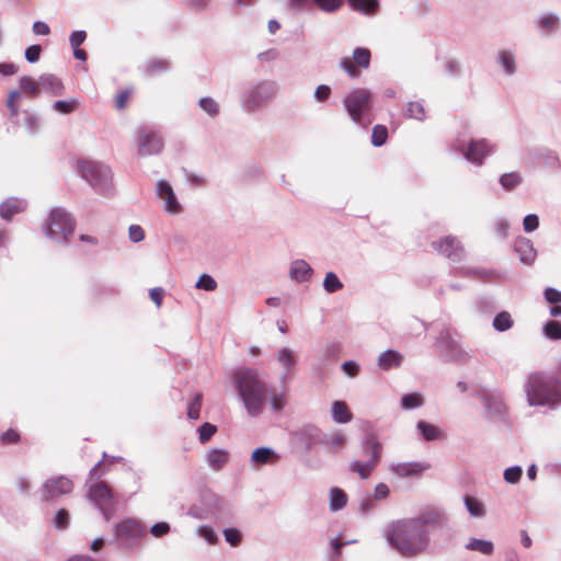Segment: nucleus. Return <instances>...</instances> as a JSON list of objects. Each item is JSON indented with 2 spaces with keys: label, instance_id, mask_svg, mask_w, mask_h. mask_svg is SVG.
<instances>
[{
  "label": "nucleus",
  "instance_id": "f257e3e1",
  "mask_svg": "<svg viewBox=\"0 0 561 561\" xmlns=\"http://www.w3.org/2000/svg\"><path fill=\"white\" fill-rule=\"evenodd\" d=\"M383 536L393 549L402 557L414 558L423 553L430 546L431 537L427 529L412 518L398 519L390 523Z\"/></svg>",
  "mask_w": 561,
  "mask_h": 561
},
{
  "label": "nucleus",
  "instance_id": "f03ea898",
  "mask_svg": "<svg viewBox=\"0 0 561 561\" xmlns=\"http://www.w3.org/2000/svg\"><path fill=\"white\" fill-rule=\"evenodd\" d=\"M527 403L546 411L561 407V379L557 373L533 371L523 386Z\"/></svg>",
  "mask_w": 561,
  "mask_h": 561
},
{
  "label": "nucleus",
  "instance_id": "7ed1b4c3",
  "mask_svg": "<svg viewBox=\"0 0 561 561\" xmlns=\"http://www.w3.org/2000/svg\"><path fill=\"white\" fill-rule=\"evenodd\" d=\"M233 380L247 413L252 417L261 415L270 391L260 373L253 368L242 367L234 371Z\"/></svg>",
  "mask_w": 561,
  "mask_h": 561
},
{
  "label": "nucleus",
  "instance_id": "20e7f679",
  "mask_svg": "<svg viewBox=\"0 0 561 561\" xmlns=\"http://www.w3.org/2000/svg\"><path fill=\"white\" fill-rule=\"evenodd\" d=\"M77 170L82 180L89 183L96 194L112 196L114 194L112 170L102 162L81 159Z\"/></svg>",
  "mask_w": 561,
  "mask_h": 561
},
{
  "label": "nucleus",
  "instance_id": "39448f33",
  "mask_svg": "<svg viewBox=\"0 0 561 561\" xmlns=\"http://www.w3.org/2000/svg\"><path fill=\"white\" fill-rule=\"evenodd\" d=\"M278 92V85L273 80H260L249 83L241 95L242 108L253 113L272 102Z\"/></svg>",
  "mask_w": 561,
  "mask_h": 561
},
{
  "label": "nucleus",
  "instance_id": "423d86ee",
  "mask_svg": "<svg viewBox=\"0 0 561 561\" xmlns=\"http://www.w3.org/2000/svg\"><path fill=\"white\" fill-rule=\"evenodd\" d=\"M75 228L76 220L72 215L62 207H55L50 210L43 231L47 238L57 243H68Z\"/></svg>",
  "mask_w": 561,
  "mask_h": 561
},
{
  "label": "nucleus",
  "instance_id": "0eeeda50",
  "mask_svg": "<svg viewBox=\"0 0 561 561\" xmlns=\"http://www.w3.org/2000/svg\"><path fill=\"white\" fill-rule=\"evenodd\" d=\"M362 449L366 460H353L348 470L358 474L360 479H368L380 461L382 445L374 434H367L362 440Z\"/></svg>",
  "mask_w": 561,
  "mask_h": 561
},
{
  "label": "nucleus",
  "instance_id": "6e6552de",
  "mask_svg": "<svg viewBox=\"0 0 561 561\" xmlns=\"http://www.w3.org/2000/svg\"><path fill=\"white\" fill-rule=\"evenodd\" d=\"M344 108L352 122L366 126L365 115L371 110V92L366 88H356L348 92L343 100Z\"/></svg>",
  "mask_w": 561,
  "mask_h": 561
},
{
  "label": "nucleus",
  "instance_id": "1a4fd4ad",
  "mask_svg": "<svg viewBox=\"0 0 561 561\" xmlns=\"http://www.w3.org/2000/svg\"><path fill=\"white\" fill-rule=\"evenodd\" d=\"M75 484L67 476H54L46 479L37 490L42 503L55 504L62 496L72 493Z\"/></svg>",
  "mask_w": 561,
  "mask_h": 561
},
{
  "label": "nucleus",
  "instance_id": "9d476101",
  "mask_svg": "<svg viewBox=\"0 0 561 561\" xmlns=\"http://www.w3.org/2000/svg\"><path fill=\"white\" fill-rule=\"evenodd\" d=\"M434 346L448 360L467 363L470 354L461 346L448 329H442L435 339Z\"/></svg>",
  "mask_w": 561,
  "mask_h": 561
},
{
  "label": "nucleus",
  "instance_id": "9b49d317",
  "mask_svg": "<svg viewBox=\"0 0 561 561\" xmlns=\"http://www.w3.org/2000/svg\"><path fill=\"white\" fill-rule=\"evenodd\" d=\"M144 534L141 524L133 518H126L114 526L115 540L122 548H134Z\"/></svg>",
  "mask_w": 561,
  "mask_h": 561
},
{
  "label": "nucleus",
  "instance_id": "f8f14e48",
  "mask_svg": "<svg viewBox=\"0 0 561 561\" xmlns=\"http://www.w3.org/2000/svg\"><path fill=\"white\" fill-rule=\"evenodd\" d=\"M456 150L461 152L463 158L470 163L480 167L484 163V159L493 154L496 150L495 144L488 139H472L466 148L456 147Z\"/></svg>",
  "mask_w": 561,
  "mask_h": 561
},
{
  "label": "nucleus",
  "instance_id": "ddd939ff",
  "mask_svg": "<svg viewBox=\"0 0 561 561\" xmlns=\"http://www.w3.org/2000/svg\"><path fill=\"white\" fill-rule=\"evenodd\" d=\"M138 152L140 156L158 154L162 151L163 140L152 127L142 126L137 129Z\"/></svg>",
  "mask_w": 561,
  "mask_h": 561
},
{
  "label": "nucleus",
  "instance_id": "4468645a",
  "mask_svg": "<svg viewBox=\"0 0 561 561\" xmlns=\"http://www.w3.org/2000/svg\"><path fill=\"white\" fill-rule=\"evenodd\" d=\"M274 359L280 368V381L285 382L294 374L298 365V355L289 346H282L276 351Z\"/></svg>",
  "mask_w": 561,
  "mask_h": 561
},
{
  "label": "nucleus",
  "instance_id": "2eb2a0df",
  "mask_svg": "<svg viewBox=\"0 0 561 561\" xmlns=\"http://www.w3.org/2000/svg\"><path fill=\"white\" fill-rule=\"evenodd\" d=\"M433 247L438 253L445 255L453 262H460L465 257L463 247L460 241L453 236L433 242Z\"/></svg>",
  "mask_w": 561,
  "mask_h": 561
},
{
  "label": "nucleus",
  "instance_id": "dca6fc26",
  "mask_svg": "<svg viewBox=\"0 0 561 561\" xmlns=\"http://www.w3.org/2000/svg\"><path fill=\"white\" fill-rule=\"evenodd\" d=\"M157 195L161 201H163L164 211L171 215H178L181 213L182 206L179 203L176 195L168 181H158Z\"/></svg>",
  "mask_w": 561,
  "mask_h": 561
},
{
  "label": "nucleus",
  "instance_id": "f3484780",
  "mask_svg": "<svg viewBox=\"0 0 561 561\" xmlns=\"http://www.w3.org/2000/svg\"><path fill=\"white\" fill-rule=\"evenodd\" d=\"M430 468V463L421 461L392 462L389 471L400 478H412L421 477Z\"/></svg>",
  "mask_w": 561,
  "mask_h": 561
},
{
  "label": "nucleus",
  "instance_id": "a211bd4d",
  "mask_svg": "<svg viewBox=\"0 0 561 561\" xmlns=\"http://www.w3.org/2000/svg\"><path fill=\"white\" fill-rule=\"evenodd\" d=\"M534 26L541 35L550 36L561 28V19L556 12H542L534 19Z\"/></svg>",
  "mask_w": 561,
  "mask_h": 561
},
{
  "label": "nucleus",
  "instance_id": "6ab92c4d",
  "mask_svg": "<svg viewBox=\"0 0 561 561\" xmlns=\"http://www.w3.org/2000/svg\"><path fill=\"white\" fill-rule=\"evenodd\" d=\"M88 499L95 506L111 505L114 501V493L107 483L99 481L88 486Z\"/></svg>",
  "mask_w": 561,
  "mask_h": 561
},
{
  "label": "nucleus",
  "instance_id": "aec40b11",
  "mask_svg": "<svg viewBox=\"0 0 561 561\" xmlns=\"http://www.w3.org/2000/svg\"><path fill=\"white\" fill-rule=\"evenodd\" d=\"M480 399L490 417L504 416L506 407L500 393L485 391Z\"/></svg>",
  "mask_w": 561,
  "mask_h": 561
},
{
  "label": "nucleus",
  "instance_id": "412c9836",
  "mask_svg": "<svg viewBox=\"0 0 561 561\" xmlns=\"http://www.w3.org/2000/svg\"><path fill=\"white\" fill-rule=\"evenodd\" d=\"M414 522L420 523L421 528L427 529V526L439 527L447 523V515L439 508H427L419 514L416 517H412Z\"/></svg>",
  "mask_w": 561,
  "mask_h": 561
},
{
  "label": "nucleus",
  "instance_id": "4be33fe9",
  "mask_svg": "<svg viewBox=\"0 0 561 561\" xmlns=\"http://www.w3.org/2000/svg\"><path fill=\"white\" fill-rule=\"evenodd\" d=\"M514 250L523 264L533 265L537 256V251L530 239L518 237L514 242Z\"/></svg>",
  "mask_w": 561,
  "mask_h": 561
},
{
  "label": "nucleus",
  "instance_id": "5701e85b",
  "mask_svg": "<svg viewBox=\"0 0 561 561\" xmlns=\"http://www.w3.org/2000/svg\"><path fill=\"white\" fill-rule=\"evenodd\" d=\"M279 458L280 456L272 447L261 446L252 451L250 462L255 467L274 465L278 462Z\"/></svg>",
  "mask_w": 561,
  "mask_h": 561
},
{
  "label": "nucleus",
  "instance_id": "b1692460",
  "mask_svg": "<svg viewBox=\"0 0 561 561\" xmlns=\"http://www.w3.org/2000/svg\"><path fill=\"white\" fill-rule=\"evenodd\" d=\"M25 208V201L18 197H9L0 204V217L5 221H11L15 215L21 214Z\"/></svg>",
  "mask_w": 561,
  "mask_h": 561
},
{
  "label": "nucleus",
  "instance_id": "393cba45",
  "mask_svg": "<svg viewBox=\"0 0 561 561\" xmlns=\"http://www.w3.org/2000/svg\"><path fill=\"white\" fill-rule=\"evenodd\" d=\"M497 65L501 66L503 73L512 77L517 72L516 55L510 49H500L495 55Z\"/></svg>",
  "mask_w": 561,
  "mask_h": 561
},
{
  "label": "nucleus",
  "instance_id": "a878e982",
  "mask_svg": "<svg viewBox=\"0 0 561 561\" xmlns=\"http://www.w3.org/2000/svg\"><path fill=\"white\" fill-rule=\"evenodd\" d=\"M402 360L403 356L401 353L394 350H387L378 355L377 365L382 370H389L391 368L400 367Z\"/></svg>",
  "mask_w": 561,
  "mask_h": 561
},
{
  "label": "nucleus",
  "instance_id": "bb28decb",
  "mask_svg": "<svg viewBox=\"0 0 561 561\" xmlns=\"http://www.w3.org/2000/svg\"><path fill=\"white\" fill-rule=\"evenodd\" d=\"M416 430L419 435L425 442L440 440L445 436L444 431L439 426L428 423L426 421H419L416 423Z\"/></svg>",
  "mask_w": 561,
  "mask_h": 561
},
{
  "label": "nucleus",
  "instance_id": "cd10ccee",
  "mask_svg": "<svg viewBox=\"0 0 561 561\" xmlns=\"http://www.w3.org/2000/svg\"><path fill=\"white\" fill-rule=\"evenodd\" d=\"M41 90L50 93L51 95H61L64 93V84L59 78L51 73H44L39 76Z\"/></svg>",
  "mask_w": 561,
  "mask_h": 561
},
{
  "label": "nucleus",
  "instance_id": "c85d7f7f",
  "mask_svg": "<svg viewBox=\"0 0 561 561\" xmlns=\"http://www.w3.org/2000/svg\"><path fill=\"white\" fill-rule=\"evenodd\" d=\"M312 273V267L305 260L294 261L289 271L290 277L298 283L308 280Z\"/></svg>",
  "mask_w": 561,
  "mask_h": 561
},
{
  "label": "nucleus",
  "instance_id": "c756f323",
  "mask_svg": "<svg viewBox=\"0 0 561 561\" xmlns=\"http://www.w3.org/2000/svg\"><path fill=\"white\" fill-rule=\"evenodd\" d=\"M331 416L336 424L348 423L353 415L344 401H334L331 407Z\"/></svg>",
  "mask_w": 561,
  "mask_h": 561
},
{
  "label": "nucleus",
  "instance_id": "7c9ffc66",
  "mask_svg": "<svg viewBox=\"0 0 561 561\" xmlns=\"http://www.w3.org/2000/svg\"><path fill=\"white\" fill-rule=\"evenodd\" d=\"M466 549L478 551L483 556H491L494 552V543L486 539L470 538L466 543Z\"/></svg>",
  "mask_w": 561,
  "mask_h": 561
},
{
  "label": "nucleus",
  "instance_id": "2f4dec72",
  "mask_svg": "<svg viewBox=\"0 0 561 561\" xmlns=\"http://www.w3.org/2000/svg\"><path fill=\"white\" fill-rule=\"evenodd\" d=\"M463 503H465L467 512L469 513V515L471 517L482 518L485 516V514H486L485 506L478 499H476L471 495H466L463 499Z\"/></svg>",
  "mask_w": 561,
  "mask_h": 561
},
{
  "label": "nucleus",
  "instance_id": "473e14b6",
  "mask_svg": "<svg viewBox=\"0 0 561 561\" xmlns=\"http://www.w3.org/2000/svg\"><path fill=\"white\" fill-rule=\"evenodd\" d=\"M229 454L225 449H210L206 455V461L213 469H220L228 461Z\"/></svg>",
  "mask_w": 561,
  "mask_h": 561
},
{
  "label": "nucleus",
  "instance_id": "72a5a7b5",
  "mask_svg": "<svg viewBox=\"0 0 561 561\" xmlns=\"http://www.w3.org/2000/svg\"><path fill=\"white\" fill-rule=\"evenodd\" d=\"M538 157L543 162L545 167L551 168L556 171L561 170V160L557 151L543 148L539 151Z\"/></svg>",
  "mask_w": 561,
  "mask_h": 561
},
{
  "label": "nucleus",
  "instance_id": "f704fd0d",
  "mask_svg": "<svg viewBox=\"0 0 561 561\" xmlns=\"http://www.w3.org/2000/svg\"><path fill=\"white\" fill-rule=\"evenodd\" d=\"M524 181L522 173L517 171L503 173L499 182L505 191H513L518 187Z\"/></svg>",
  "mask_w": 561,
  "mask_h": 561
},
{
  "label": "nucleus",
  "instance_id": "c9c22d12",
  "mask_svg": "<svg viewBox=\"0 0 561 561\" xmlns=\"http://www.w3.org/2000/svg\"><path fill=\"white\" fill-rule=\"evenodd\" d=\"M350 7L358 12L370 15L375 14L378 7V0H347Z\"/></svg>",
  "mask_w": 561,
  "mask_h": 561
},
{
  "label": "nucleus",
  "instance_id": "e433bc0d",
  "mask_svg": "<svg viewBox=\"0 0 561 561\" xmlns=\"http://www.w3.org/2000/svg\"><path fill=\"white\" fill-rule=\"evenodd\" d=\"M347 503L346 493L340 488H332L330 490V510L337 512L345 507Z\"/></svg>",
  "mask_w": 561,
  "mask_h": 561
},
{
  "label": "nucleus",
  "instance_id": "4c0bfd02",
  "mask_svg": "<svg viewBox=\"0 0 561 561\" xmlns=\"http://www.w3.org/2000/svg\"><path fill=\"white\" fill-rule=\"evenodd\" d=\"M345 443L346 437L341 431H334L330 434H327L321 439L322 445L333 449H339L343 447Z\"/></svg>",
  "mask_w": 561,
  "mask_h": 561
},
{
  "label": "nucleus",
  "instance_id": "58836bf2",
  "mask_svg": "<svg viewBox=\"0 0 561 561\" xmlns=\"http://www.w3.org/2000/svg\"><path fill=\"white\" fill-rule=\"evenodd\" d=\"M424 404V398L419 392L405 393L401 398V408L403 410H414Z\"/></svg>",
  "mask_w": 561,
  "mask_h": 561
},
{
  "label": "nucleus",
  "instance_id": "ea45409f",
  "mask_svg": "<svg viewBox=\"0 0 561 561\" xmlns=\"http://www.w3.org/2000/svg\"><path fill=\"white\" fill-rule=\"evenodd\" d=\"M513 324H514V321H513L510 312H507V311L499 312L494 317L493 322H492L494 330L497 332H505V331L512 329Z\"/></svg>",
  "mask_w": 561,
  "mask_h": 561
},
{
  "label": "nucleus",
  "instance_id": "a19ab883",
  "mask_svg": "<svg viewBox=\"0 0 561 561\" xmlns=\"http://www.w3.org/2000/svg\"><path fill=\"white\" fill-rule=\"evenodd\" d=\"M542 334L551 341L561 340V322L549 320L542 325Z\"/></svg>",
  "mask_w": 561,
  "mask_h": 561
},
{
  "label": "nucleus",
  "instance_id": "79ce46f5",
  "mask_svg": "<svg viewBox=\"0 0 561 561\" xmlns=\"http://www.w3.org/2000/svg\"><path fill=\"white\" fill-rule=\"evenodd\" d=\"M170 70V62L167 59H153L146 64V75L156 76Z\"/></svg>",
  "mask_w": 561,
  "mask_h": 561
},
{
  "label": "nucleus",
  "instance_id": "37998d69",
  "mask_svg": "<svg viewBox=\"0 0 561 561\" xmlns=\"http://www.w3.org/2000/svg\"><path fill=\"white\" fill-rule=\"evenodd\" d=\"M198 106L211 118L218 116L220 112L219 104L210 96L201 98L198 101Z\"/></svg>",
  "mask_w": 561,
  "mask_h": 561
},
{
  "label": "nucleus",
  "instance_id": "c03bdc74",
  "mask_svg": "<svg viewBox=\"0 0 561 561\" xmlns=\"http://www.w3.org/2000/svg\"><path fill=\"white\" fill-rule=\"evenodd\" d=\"M20 89L32 95H38L41 92L39 78L35 80L30 76H23L20 78Z\"/></svg>",
  "mask_w": 561,
  "mask_h": 561
},
{
  "label": "nucleus",
  "instance_id": "a18cd8bd",
  "mask_svg": "<svg viewBox=\"0 0 561 561\" xmlns=\"http://www.w3.org/2000/svg\"><path fill=\"white\" fill-rule=\"evenodd\" d=\"M342 288L343 283L340 280L337 275L334 272H328L323 279V289L329 294H333Z\"/></svg>",
  "mask_w": 561,
  "mask_h": 561
},
{
  "label": "nucleus",
  "instance_id": "49530a36",
  "mask_svg": "<svg viewBox=\"0 0 561 561\" xmlns=\"http://www.w3.org/2000/svg\"><path fill=\"white\" fill-rule=\"evenodd\" d=\"M404 116L408 118L424 121L425 119V110H424L423 104L420 102H409L407 104Z\"/></svg>",
  "mask_w": 561,
  "mask_h": 561
},
{
  "label": "nucleus",
  "instance_id": "de8ad7c7",
  "mask_svg": "<svg viewBox=\"0 0 561 561\" xmlns=\"http://www.w3.org/2000/svg\"><path fill=\"white\" fill-rule=\"evenodd\" d=\"M353 61L364 69H367L370 65V51L364 47H356L353 50Z\"/></svg>",
  "mask_w": 561,
  "mask_h": 561
},
{
  "label": "nucleus",
  "instance_id": "09e8293b",
  "mask_svg": "<svg viewBox=\"0 0 561 561\" xmlns=\"http://www.w3.org/2000/svg\"><path fill=\"white\" fill-rule=\"evenodd\" d=\"M388 138L387 127L383 125H376L371 131V144L375 147H381L386 144Z\"/></svg>",
  "mask_w": 561,
  "mask_h": 561
},
{
  "label": "nucleus",
  "instance_id": "8fccbe9b",
  "mask_svg": "<svg viewBox=\"0 0 561 561\" xmlns=\"http://www.w3.org/2000/svg\"><path fill=\"white\" fill-rule=\"evenodd\" d=\"M523 476V469L520 466H511L503 472V479L508 484H517Z\"/></svg>",
  "mask_w": 561,
  "mask_h": 561
},
{
  "label": "nucleus",
  "instance_id": "3c124183",
  "mask_svg": "<svg viewBox=\"0 0 561 561\" xmlns=\"http://www.w3.org/2000/svg\"><path fill=\"white\" fill-rule=\"evenodd\" d=\"M24 125L28 134L35 135L41 126L38 116L30 111H24Z\"/></svg>",
  "mask_w": 561,
  "mask_h": 561
},
{
  "label": "nucleus",
  "instance_id": "603ef678",
  "mask_svg": "<svg viewBox=\"0 0 561 561\" xmlns=\"http://www.w3.org/2000/svg\"><path fill=\"white\" fill-rule=\"evenodd\" d=\"M77 100H58L53 103V108L61 114H69L77 107Z\"/></svg>",
  "mask_w": 561,
  "mask_h": 561
},
{
  "label": "nucleus",
  "instance_id": "864d4df0",
  "mask_svg": "<svg viewBox=\"0 0 561 561\" xmlns=\"http://www.w3.org/2000/svg\"><path fill=\"white\" fill-rule=\"evenodd\" d=\"M203 396L201 393H196L193 400L188 403L187 407V416L191 420H198L201 414Z\"/></svg>",
  "mask_w": 561,
  "mask_h": 561
},
{
  "label": "nucleus",
  "instance_id": "5fc2aeb1",
  "mask_svg": "<svg viewBox=\"0 0 561 561\" xmlns=\"http://www.w3.org/2000/svg\"><path fill=\"white\" fill-rule=\"evenodd\" d=\"M313 4L323 12L332 13L341 8L343 0H313Z\"/></svg>",
  "mask_w": 561,
  "mask_h": 561
},
{
  "label": "nucleus",
  "instance_id": "6e6d98bb",
  "mask_svg": "<svg viewBox=\"0 0 561 561\" xmlns=\"http://www.w3.org/2000/svg\"><path fill=\"white\" fill-rule=\"evenodd\" d=\"M70 522V515L65 508H60L56 512L53 518V524L57 529L64 530L68 528Z\"/></svg>",
  "mask_w": 561,
  "mask_h": 561
},
{
  "label": "nucleus",
  "instance_id": "4d7b16f0",
  "mask_svg": "<svg viewBox=\"0 0 561 561\" xmlns=\"http://www.w3.org/2000/svg\"><path fill=\"white\" fill-rule=\"evenodd\" d=\"M195 287L206 291H213L217 288V283L213 276L208 274H202L197 279Z\"/></svg>",
  "mask_w": 561,
  "mask_h": 561
},
{
  "label": "nucleus",
  "instance_id": "13d9d810",
  "mask_svg": "<svg viewBox=\"0 0 561 561\" xmlns=\"http://www.w3.org/2000/svg\"><path fill=\"white\" fill-rule=\"evenodd\" d=\"M197 535L204 538L208 543L214 545L218 541V536L213 527L204 525L196 530Z\"/></svg>",
  "mask_w": 561,
  "mask_h": 561
},
{
  "label": "nucleus",
  "instance_id": "bf43d9fd",
  "mask_svg": "<svg viewBox=\"0 0 561 561\" xmlns=\"http://www.w3.org/2000/svg\"><path fill=\"white\" fill-rule=\"evenodd\" d=\"M340 67L348 75V77H351L353 79L358 78L360 75V71L358 70L355 62L347 57L341 59Z\"/></svg>",
  "mask_w": 561,
  "mask_h": 561
},
{
  "label": "nucleus",
  "instance_id": "052dcab7",
  "mask_svg": "<svg viewBox=\"0 0 561 561\" xmlns=\"http://www.w3.org/2000/svg\"><path fill=\"white\" fill-rule=\"evenodd\" d=\"M217 427L214 424H210L208 422L202 424L198 428L199 433V442L202 444L207 443L211 436L216 433Z\"/></svg>",
  "mask_w": 561,
  "mask_h": 561
},
{
  "label": "nucleus",
  "instance_id": "680f3d73",
  "mask_svg": "<svg viewBox=\"0 0 561 561\" xmlns=\"http://www.w3.org/2000/svg\"><path fill=\"white\" fill-rule=\"evenodd\" d=\"M510 222L505 218H499L494 222V231L500 240H504L508 236Z\"/></svg>",
  "mask_w": 561,
  "mask_h": 561
},
{
  "label": "nucleus",
  "instance_id": "e2e57ef3",
  "mask_svg": "<svg viewBox=\"0 0 561 561\" xmlns=\"http://www.w3.org/2000/svg\"><path fill=\"white\" fill-rule=\"evenodd\" d=\"M340 351H341L340 344L335 343V342H332V343L325 344L322 347V350L320 351V353H321V356L324 359H332V358H335L337 356Z\"/></svg>",
  "mask_w": 561,
  "mask_h": 561
},
{
  "label": "nucleus",
  "instance_id": "0e129e2a",
  "mask_svg": "<svg viewBox=\"0 0 561 561\" xmlns=\"http://www.w3.org/2000/svg\"><path fill=\"white\" fill-rule=\"evenodd\" d=\"M225 540L230 543L232 547H237L241 542V533L237 528H226L224 529Z\"/></svg>",
  "mask_w": 561,
  "mask_h": 561
},
{
  "label": "nucleus",
  "instance_id": "69168bd1",
  "mask_svg": "<svg viewBox=\"0 0 561 561\" xmlns=\"http://www.w3.org/2000/svg\"><path fill=\"white\" fill-rule=\"evenodd\" d=\"M170 524L167 522H158L150 527V534L156 538H161L170 533Z\"/></svg>",
  "mask_w": 561,
  "mask_h": 561
},
{
  "label": "nucleus",
  "instance_id": "338daca9",
  "mask_svg": "<svg viewBox=\"0 0 561 561\" xmlns=\"http://www.w3.org/2000/svg\"><path fill=\"white\" fill-rule=\"evenodd\" d=\"M539 227V218L536 214H529L523 219V229L525 232L529 233L538 229Z\"/></svg>",
  "mask_w": 561,
  "mask_h": 561
},
{
  "label": "nucleus",
  "instance_id": "774afa93",
  "mask_svg": "<svg viewBox=\"0 0 561 561\" xmlns=\"http://www.w3.org/2000/svg\"><path fill=\"white\" fill-rule=\"evenodd\" d=\"M543 297L547 302L549 304H560L561 302V290L553 288V287H547L543 291Z\"/></svg>",
  "mask_w": 561,
  "mask_h": 561
}]
</instances>
